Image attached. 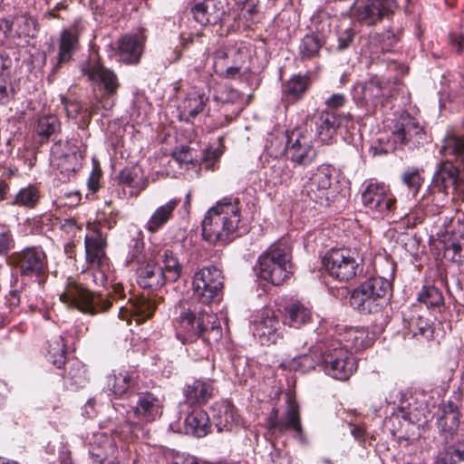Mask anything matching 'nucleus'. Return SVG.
Segmentation results:
<instances>
[{
  "instance_id": "nucleus-1",
  "label": "nucleus",
  "mask_w": 464,
  "mask_h": 464,
  "mask_svg": "<svg viewBox=\"0 0 464 464\" xmlns=\"http://www.w3.org/2000/svg\"><path fill=\"white\" fill-rule=\"evenodd\" d=\"M457 174L451 161L441 162L433 176L428 192L422 196L416 208L403 217L402 223L407 227L413 228L423 223L427 217L439 214L448 201L450 188L463 186L464 189V182L459 180L464 179V169L459 176Z\"/></svg>"
},
{
  "instance_id": "nucleus-2",
  "label": "nucleus",
  "mask_w": 464,
  "mask_h": 464,
  "mask_svg": "<svg viewBox=\"0 0 464 464\" xmlns=\"http://www.w3.org/2000/svg\"><path fill=\"white\" fill-rule=\"evenodd\" d=\"M203 239L213 245L225 246L247 231L241 219L238 198L226 197L206 213L202 221Z\"/></svg>"
},
{
  "instance_id": "nucleus-3",
  "label": "nucleus",
  "mask_w": 464,
  "mask_h": 464,
  "mask_svg": "<svg viewBox=\"0 0 464 464\" xmlns=\"http://www.w3.org/2000/svg\"><path fill=\"white\" fill-rule=\"evenodd\" d=\"M12 269L11 286L15 287L20 278L23 285L34 282L44 288L49 276L48 256L42 245H30L12 252L6 257Z\"/></svg>"
},
{
  "instance_id": "nucleus-4",
  "label": "nucleus",
  "mask_w": 464,
  "mask_h": 464,
  "mask_svg": "<svg viewBox=\"0 0 464 464\" xmlns=\"http://www.w3.org/2000/svg\"><path fill=\"white\" fill-rule=\"evenodd\" d=\"M392 294V284L371 276L352 291L350 304L354 310L362 314H377L382 313L388 306Z\"/></svg>"
},
{
  "instance_id": "nucleus-5",
  "label": "nucleus",
  "mask_w": 464,
  "mask_h": 464,
  "mask_svg": "<svg viewBox=\"0 0 464 464\" xmlns=\"http://www.w3.org/2000/svg\"><path fill=\"white\" fill-rule=\"evenodd\" d=\"M59 299L68 308L76 309L88 315L106 313L113 304V297L111 294L103 295L91 291L83 284L71 277L67 279Z\"/></svg>"
},
{
  "instance_id": "nucleus-6",
  "label": "nucleus",
  "mask_w": 464,
  "mask_h": 464,
  "mask_svg": "<svg viewBox=\"0 0 464 464\" xmlns=\"http://www.w3.org/2000/svg\"><path fill=\"white\" fill-rule=\"evenodd\" d=\"M291 250L283 243L271 245L257 259V276L273 285H282L293 275Z\"/></svg>"
},
{
  "instance_id": "nucleus-7",
  "label": "nucleus",
  "mask_w": 464,
  "mask_h": 464,
  "mask_svg": "<svg viewBox=\"0 0 464 464\" xmlns=\"http://www.w3.org/2000/svg\"><path fill=\"white\" fill-rule=\"evenodd\" d=\"M176 337L183 345L197 343L203 326L204 308L194 299L179 300L171 311Z\"/></svg>"
},
{
  "instance_id": "nucleus-8",
  "label": "nucleus",
  "mask_w": 464,
  "mask_h": 464,
  "mask_svg": "<svg viewBox=\"0 0 464 464\" xmlns=\"http://www.w3.org/2000/svg\"><path fill=\"white\" fill-rule=\"evenodd\" d=\"M362 257L356 249L333 247L323 257L322 264L332 278L348 282L362 272Z\"/></svg>"
},
{
  "instance_id": "nucleus-9",
  "label": "nucleus",
  "mask_w": 464,
  "mask_h": 464,
  "mask_svg": "<svg viewBox=\"0 0 464 464\" xmlns=\"http://www.w3.org/2000/svg\"><path fill=\"white\" fill-rule=\"evenodd\" d=\"M286 410L282 418H279V410L274 407L265 420L264 426L272 436L293 432L294 439L301 444H308V438L302 424L300 406L295 397L287 395Z\"/></svg>"
},
{
  "instance_id": "nucleus-10",
  "label": "nucleus",
  "mask_w": 464,
  "mask_h": 464,
  "mask_svg": "<svg viewBox=\"0 0 464 464\" xmlns=\"http://www.w3.org/2000/svg\"><path fill=\"white\" fill-rule=\"evenodd\" d=\"M91 233L84 237L86 263L96 271L94 282L98 285H105L111 273V260L107 256V235L96 226L91 227Z\"/></svg>"
},
{
  "instance_id": "nucleus-11",
  "label": "nucleus",
  "mask_w": 464,
  "mask_h": 464,
  "mask_svg": "<svg viewBox=\"0 0 464 464\" xmlns=\"http://www.w3.org/2000/svg\"><path fill=\"white\" fill-rule=\"evenodd\" d=\"M193 298L201 304L220 300L224 286L222 271L215 266H203L193 276Z\"/></svg>"
},
{
  "instance_id": "nucleus-12",
  "label": "nucleus",
  "mask_w": 464,
  "mask_h": 464,
  "mask_svg": "<svg viewBox=\"0 0 464 464\" xmlns=\"http://www.w3.org/2000/svg\"><path fill=\"white\" fill-rule=\"evenodd\" d=\"M334 169L329 165H322L313 173L304 186L302 194L320 207H330L336 196L332 188Z\"/></svg>"
},
{
  "instance_id": "nucleus-13",
  "label": "nucleus",
  "mask_w": 464,
  "mask_h": 464,
  "mask_svg": "<svg viewBox=\"0 0 464 464\" xmlns=\"http://www.w3.org/2000/svg\"><path fill=\"white\" fill-rule=\"evenodd\" d=\"M313 139L312 131L302 127L286 131V144L284 150L285 159L295 166L304 167L311 164L316 157Z\"/></svg>"
},
{
  "instance_id": "nucleus-14",
  "label": "nucleus",
  "mask_w": 464,
  "mask_h": 464,
  "mask_svg": "<svg viewBox=\"0 0 464 464\" xmlns=\"http://www.w3.org/2000/svg\"><path fill=\"white\" fill-rule=\"evenodd\" d=\"M400 5L397 0H365L355 10L356 21L362 25L375 26L392 20Z\"/></svg>"
},
{
  "instance_id": "nucleus-15",
  "label": "nucleus",
  "mask_w": 464,
  "mask_h": 464,
  "mask_svg": "<svg viewBox=\"0 0 464 464\" xmlns=\"http://www.w3.org/2000/svg\"><path fill=\"white\" fill-rule=\"evenodd\" d=\"M132 409L138 420H128L126 427L135 437H138V431L143 430V423L154 421L162 414L160 401L151 392L138 393L136 405Z\"/></svg>"
},
{
  "instance_id": "nucleus-16",
  "label": "nucleus",
  "mask_w": 464,
  "mask_h": 464,
  "mask_svg": "<svg viewBox=\"0 0 464 464\" xmlns=\"http://www.w3.org/2000/svg\"><path fill=\"white\" fill-rule=\"evenodd\" d=\"M312 122L315 126V135L323 143L330 142L339 129H348L353 124L350 113H336L327 110L314 114Z\"/></svg>"
},
{
  "instance_id": "nucleus-17",
  "label": "nucleus",
  "mask_w": 464,
  "mask_h": 464,
  "mask_svg": "<svg viewBox=\"0 0 464 464\" xmlns=\"http://www.w3.org/2000/svg\"><path fill=\"white\" fill-rule=\"evenodd\" d=\"M439 411L440 413L437 418L436 425L444 442L450 444V446L464 442V440H459L460 412L458 404L450 400L442 402Z\"/></svg>"
},
{
  "instance_id": "nucleus-18",
  "label": "nucleus",
  "mask_w": 464,
  "mask_h": 464,
  "mask_svg": "<svg viewBox=\"0 0 464 464\" xmlns=\"http://www.w3.org/2000/svg\"><path fill=\"white\" fill-rule=\"evenodd\" d=\"M361 198L366 208L381 215L389 214L396 208V198L383 183H369Z\"/></svg>"
},
{
  "instance_id": "nucleus-19",
  "label": "nucleus",
  "mask_w": 464,
  "mask_h": 464,
  "mask_svg": "<svg viewBox=\"0 0 464 464\" xmlns=\"http://www.w3.org/2000/svg\"><path fill=\"white\" fill-rule=\"evenodd\" d=\"M82 30L77 22L63 29L58 39V53L49 77L54 76L65 65L73 60V55L81 49Z\"/></svg>"
},
{
  "instance_id": "nucleus-20",
  "label": "nucleus",
  "mask_w": 464,
  "mask_h": 464,
  "mask_svg": "<svg viewBox=\"0 0 464 464\" xmlns=\"http://www.w3.org/2000/svg\"><path fill=\"white\" fill-rule=\"evenodd\" d=\"M405 332V338L411 335L419 342L433 339L434 329L429 320L422 315V307L420 304H411L401 312Z\"/></svg>"
},
{
  "instance_id": "nucleus-21",
  "label": "nucleus",
  "mask_w": 464,
  "mask_h": 464,
  "mask_svg": "<svg viewBox=\"0 0 464 464\" xmlns=\"http://www.w3.org/2000/svg\"><path fill=\"white\" fill-rule=\"evenodd\" d=\"M147 41L146 30L140 28L137 32L122 36L118 41V53L121 61L129 65L140 62Z\"/></svg>"
},
{
  "instance_id": "nucleus-22",
  "label": "nucleus",
  "mask_w": 464,
  "mask_h": 464,
  "mask_svg": "<svg viewBox=\"0 0 464 464\" xmlns=\"http://www.w3.org/2000/svg\"><path fill=\"white\" fill-rule=\"evenodd\" d=\"M313 85L310 72L295 73L282 83V102L285 107L295 105L305 98Z\"/></svg>"
},
{
  "instance_id": "nucleus-23",
  "label": "nucleus",
  "mask_w": 464,
  "mask_h": 464,
  "mask_svg": "<svg viewBox=\"0 0 464 464\" xmlns=\"http://www.w3.org/2000/svg\"><path fill=\"white\" fill-rule=\"evenodd\" d=\"M82 73L91 82L101 83L103 89L102 98L114 96L121 86L116 73L99 61L88 63L82 69Z\"/></svg>"
},
{
  "instance_id": "nucleus-24",
  "label": "nucleus",
  "mask_w": 464,
  "mask_h": 464,
  "mask_svg": "<svg viewBox=\"0 0 464 464\" xmlns=\"http://www.w3.org/2000/svg\"><path fill=\"white\" fill-rule=\"evenodd\" d=\"M206 39L207 35L202 27L181 32L177 58L187 57L191 60L197 59L199 54H204L207 50Z\"/></svg>"
},
{
  "instance_id": "nucleus-25",
  "label": "nucleus",
  "mask_w": 464,
  "mask_h": 464,
  "mask_svg": "<svg viewBox=\"0 0 464 464\" xmlns=\"http://www.w3.org/2000/svg\"><path fill=\"white\" fill-rule=\"evenodd\" d=\"M191 13L195 22L201 26L219 24L225 14L219 0H195Z\"/></svg>"
},
{
  "instance_id": "nucleus-26",
  "label": "nucleus",
  "mask_w": 464,
  "mask_h": 464,
  "mask_svg": "<svg viewBox=\"0 0 464 464\" xmlns=\"http://www.w3.org/2000/svg\"><path fill=\"white\" fill-rule=\"evenodd\" d=\"M129 307H121L119 312L121 319H126L130 316V323L135 321L136 325H140L146 320L151 318L157 309L156 302L146 297H138L130 299Z\"/></svg>"
},
{
  "instance_id": "nucleus-27",
  "label": "nucleus",
  "mask_w": 464,
  "mask_h": 464,
  "mask_svg": "<svg viewBox=\"0 0 464 464\" xmlns=\"http://www.w3.org/2000/svg\"><path fill=\"white\" fill-rule=\"evenodd\" d=\"M214 387L208 381L200 379L187 382L183 388L184 402L189 406L199 407L213 397Z\"/></svg>"
},
{
  "instance_id": "nucleus-28",
  "label": "nucleus",
  "mask_w": 464,
  "mask_h": 464,
  "mask_svg": "<svg viewBox=\"0 0 464 464\" xmlns=\"http://www.w3.org/2000/svg\"><path fill=\"white\" fill-rule=\"evenodd\" d=\"M60 132V120L53 114H48L37 119L33 130V139L35 143L42 146L54 140Z\"/></svg>"
},
{
  "instance_id": "nucleus-29",
  "label": "nucleus",
  "mask_w": 464,
  "mask_h": 464,
  "mask_svg": "<svg viewBox=\"0 0 464 464\" xmlns=\"http://www.w3.org/2000/svg\"><path fill=\"white\" fill-rule=\"evenodd\" d=\"M138 284L139 285L150 291H157L169 283L166 275L162 273L161 268L156 262H148L137 268Z\"/></svg>"
},
{
  "instance_id": "nucleus-30",
  "label": "nucleus",
  "mask_w": 464,
  "mask_h": 464,
  "mask_svg": "<svg viewBox=\"0 0 464 464\" xmlns=\"http://www.w3.org/2000/svg\"><path fill=\"white\" fill-rule=\"evenodd\" d=\"M238 14L234 17L233 28L237 31L252 29L259 14V0H235Z\"/></svg>"
},
{
  "instance_id": "nucleus-31",
  "label": "nucleus",
  "mask_w": 464,
  "mask_h": 464,
  "mask_svg": "<svg viewBox=\"0 0 464 464\" xmlns=\"http://www.w3.org/2000/svg\"><path fill=\"white\" fill-rule=\"evenodd\" d=\"M232 45H220L213 52V70L216 74L225 79H236L238 75L240 59H236L234 66H228Z\"/></svg>"
},
{
  "instance_id": "nucleus-32",
  "label": "nucleus",
  "mask_w": 464,
  "mask_h": 464,
  "mask_svg": "<svg viewBox=\"0 0 464 464\" xmlns=\"http://www.w3.org/2000/svg\"><path fill=\"white\" fill-rule=\"evenodd\" d=\"M156 264L161 268L162 273L169 283L177 282L182 274L183 266L178 255L169 248H164L155 256Z\"/></svg>"
},
{
  "instance_id": "nucleus-33",
  "label": "nucleus",
  "mask_w": 464,
  "mask_h": 464,
  "mask_svg": "<svg viewBox=\"0 0 464 464\" xmlns=\"http://www.w3.org/2000/svg\"><path fill=\"white\" fill-rule=\"evenodd\" d=\"M117 179L119 184L130 188V195L134 196H138L149 185L148 179L138 166L125 167L119 172Z\"/></svg>"
},
{
  "instance_id": "nucleus-34",
  "label": "nucleus",
  "mask_w": 464,
  "mask_h": 464,
  "mask_svg": "<svg viewBox=\"0 0 464 464\" xmlns=\"http://www.w3.org/2000/svg\"><path fill=\"white\" fill-rule=\"evenodd\" d=\"M211 425L208 413L200 408L193 410L185 419L187 434L203 438L210 432Z\"/></svg>"
},
{
  "instance_id": "nucleus-35",
  "label": "nucleus",
  "mask_w": 464,
  "mask_h": 464,
  "mask_svg": "<svg viewBox=\"0 0 464 464\" xmlns=\"http://www.w3.org/2000/svg\"><path fill=\"white\" fill-rule=\"evenodd\" d=\"M324 362L325 364L324 371L327 374L340 381L348 380L356 370L354 358L347 354L331 361L324 359Z\"/></svg>"
},
{
  "instance_id": "nucleus-36",
  "label": "nucleus",
  "mask_w": 464,
  "mask_h": 464,
  "mask_svg": "<svg viewBox=\"0 0 464 464\" xmlns=\"http://www.w3.org/2000/svg\"><path fill=\"white\" fill-rule=\"evenodd\" d=\"M179 203V198H172L159 207L146 223L145 228L152 234L158 232L172 218L173 212Z\"/></svg>"
},
{
  "instance_id": "nucleus-37",
  "label": "nucleus",
  "mask_w": 464,
  "mask_h": 464,
  "mask_svg": "<svg viewBox=\"0 0 464 464\" xmlns=\"http://www.w3.org/2000/svg\"><path fill=\"white\" fill-rule=\"evenodd\" d=\"M326 41L324 36L312 33L305 34L298 46V54L302 62L311 61L320 57L321 49Z\"/></svg>"
},
{
  "instance_id": "nucleus-38",
  "label": "nucleus",
  "mask_w": 464,
  "mask_h": 464,
  "mask_svg": "<svg viewBox=\"0 0 464 464\" xmlns=\"http://www.w3.org/2000/svg\"><path fill=\"white\" fill-rule=\"evenodd\" d=\"M213 419L218 431L230 430L237 422V409L231 401H226L213 407Z\"/></svg>"
},
{
  "instance_id": "nucleus-39",
  "label": "nucleus",
  "mask_w": 464,
  "mask_h": 464,
  "mask_svg": "<svg viewBox=\"0 0 464 464\" xmlns=\"http://www.w3.org/2000/svg\"><path fill=\"white\" fill-rule=\"evenodd\" d=\"M41 199V191L34 184H29L18 190V192L7 201V205L20 207L28 209L36 208Z\"/></svg>"
},
{
  "instance_id": "nucleus-40",
  "label": "nucleus",
  "mask_w": 464,
  "mask_h": 464,
  "mask_svg": "<svg viewBox=\"0 0 464 464\" xmlns=\"http://www.w3.org/2000/svg\"><path fill=\"white\" fill-rule=\"evenodd\" d=\"M311 319V310L300 302L291 303L285 308L284 323L291 327L299 328Z\"/></svg>"
},
{
  "instance_id": "nucleus-41",
  "label": "nucleus",
  "mask_w": 464,
  "mask_h": 464,
  "mask_svg": "<svg viewBox=\"0 0 464 464\" xmlns=\"http://www.w3.org/2000/svg\"><path fill=\"white\" fill-rule=\"evenodd\" d=\"M422 133V128L414 118L407 116L395 124V130L392 131L394 140L401 144H407L414 137Z\"/></svg>"
},
{
  "instance_id": "nucleus-42",
  "label": "nucleus",
  "mask_w": 464,
  "mask_h": 464,
  "mask_svg": "<svg viewBox=\"0 0 464 464\" xmlns=\"http://www.w3.org/2000/svg\"><path fill=\"white\" fill-rule=\"evenodd\" d=\"M417 301V304H424L430 311H440L445 304L442 292L434 285H424L418 293Z\"/></svg>"
},
{
  "instance_id": "nucleus-43",
  "label": "nucleus",
  "mask_w": 464,
  "mask_h": 464,
  "mask_svg": "<svg viewBox=\"0 0 464 464\" xmlns=\"http://www.w3.org/2000/svg\"><path fill=\"white\" fill-rule=\"evenodd\" d=\"M143 239L144 236L140 230L136 231L135 235L130 238L126 257L128 266H138L139 267L146 263Z\"/></svg>"
},
{
  "instance_id": "nucleus-44",
  "label": "nucleus",
  "mask_w": 464,
  "mask_h": 464,
  "mask_svg": "<svg viewBox=\"0 0 464 464\" xmlns=\"http://www.w3.org/2000/svg\"><path fill=\"white\" fill-rule=\"evenodd\" d=\"M208 98L204 93L191 92L182 102L181 115L188 121L201 113Z\"/></svg>"
},
{
  "instance_id": "nucleus-45",
  "label": "nucleus",
  "mask_w": 464,
  "mask_h": 464,
  "mask_svg": "<svg viewBox=\"0 0 464 464\" xmlns=\"http://www.w3.org/2000/svg\"><path fill=\"white\" fill-rule=\"evenodd\" d=\"M109 448L118 449L116 443L112 439L101 434L100 438L91 444L90 456L92 460V464H104V461L111 455L109 453Z\"/></svg>"
},
{
  "instance_id": "nucleus-46",
  "label": "nucleus",
  "mask_w": 464,
  "mask_h": 464,
  "mask_svg": "<svg viewBox=\"0 0 464 464\" xmlns=\"http://www.w3.org/2000/svg\"><path fill=\"white\" fill-rule=\"evenodd\" d=\"M134 378L127 371H121L109 377L108 385L111 391L118 396H122L134 385Z\"/></svg>"
},
{
  "instance_id": "nucleus-47",
  "label": "nucleus",
  "mask_w": 464,
  "mask_h": 464,
  "mask_svg": "<svg viewBox=\"0 0 464 464\" xmlns=\"http://www.w3.org/2000/svg\"><path fill=\"white\" fill-rule=\"evenodd\" d=\"M68 368L64 369V378L68 383L73 388L78 389L85 384V370L81 362L72 359L68 361Z\"/></svg>"
},
{
  "instance_id": "nucleus-48",
  "label": "nucleus",
  "mask_w": 464,
  "mask_h": 464,
  "mask_svg": "<svg viewBox=\"0 0 464 464\" xmlns=\"http://www.w3.org/2000/svg\"><path fill=\"white\" fill-rule=\"evenodd\" d=\"M374 266L375 272L377 273V276H373L374 278H382L392 284L396 274L397 264L391 256L386 255L381 257L375 262Z\"/></svg>"
},
{
  "instance_id": "nucleus-49",
  "label": "nucleus",
  "mask_w": 464,
  "mask_h": 464,
  "mask_svg": "<svg viewBox=\"0 0 464 464\" xmlns=\"http://www.w3.org/2000/svg\"><path fill=\"white\" fill-rule=\"evenodd\" d=\"M445 255L453 262H461L464 258V233H455L445 242Z\"/></svg>"
},
{
  "instance_id": "nucleus-50",
  "label": "nucleus",
  "mask_w": 464,
  "mask_h": 464,
  "mask_svg": "<svg viewBox=\"0 0 464 464\" xmlns=\"http://www.w3.org/2000/svg\"><path fill=\"white\" fill-rule=\"evenodd\" d=\"M362 98L366 102L375 103L382 96V82L378 74L372 76L362 87Z\"/></svg>"
},
{
  "instance_id": "nucleus-51",
  "label": "nucleus",
  "mask_w": 464,
  "mask_h": 464,
  "mask_svg": "<svg viewBox=\"0 0 464 464\" xmlns=\"http://www.w3.org/2000/svg\"><path fill=\"white\" fill-rule=\"evenodd\" d=\"M401 35L402 30L399 28L394 30L390 26L384 32L378 34L376 35V40L380 44L382 52L389 53L392 52L401 41Z\"/></svg>"
},
{
  "instance_id": "nucleus-52",
  "label": "nucleus",
  "mask_w": 464,
  "mask_h": 464,
  "mask_svg": "<svg viewBox=\"0 0 464 464\" xmlns=\"http://www.w3.org/2000/svg\"><path fill=\"white\" fill-rule=\"evenodd\" d=\"M401 180L412 196L416 197L422 186L424 179L418 169H410L402 173Z\"/></svg>"
},
{
  "instance_id": "nucleus-53",
  "label": "nucleus",
  "mask_w": 464,
  "mask_h": 464,
  "mask_svg": "<svg viewBox=\"0 0 464 464\" xmlns=\"http://www.w3.org/2000/svg\"><path fill=\"white\" fill-rule=\"evenodd\" d=\"M222 328L220 325H212L210 328L201 327L198 340L201 341L203 345L209 347H216L219 345L222 341Z\"/></svg>"
},
{
  "instance_id": "nucleus-54",
  "label": "nucleus",
  "mask_w": 464,
  "mask_h": 464,
  "mask_svg": "<svg viewBox=\"0 0 464 464\" xmlns=\"http://www.w3.org/2000/svg\"><path fill=\"white\" fill-rule=\"evenodd\" d=\"M14 19L12 17H4L0 19V46L6 44V43L16 37L20 38L22 33H19L13 28ZM24 34L28 33L23 32Z\"/></svg>"
},
{
  "instance_id": "nucleus-55",
  "label": "nucleus",
  "mask_w": 464,
  "mask_h": 464,
  "mask_svg": "<svg viewBox=\"0 0 464 464\" xmlns=\"http://www.w3.org/2000/svg\"><path fill=\"white\" fill-rule=\"evenodd\" d=\"M441 460L443 464H464V442L449 446Z\"/></svg>"
},
{
  "instance_id": "nucleus-56",
  "label": "nucleus",
  "mask_w": 464,
  "mask_h": 464,
  "mask_svg": "<svg viewBox=\"0 0 464 464\" xmlns=\"http://www.w3.org/2000/svg\"><path fill=\"white\" fill-rule=\"evenodd\" d=\"M275 184H286L293 177V170L285 162H276L271 168Z\"/></svg>"
},
{
  "instance_id": "nucleus-57",
  "label": "nucleus",
  "mask_w": 464,
  "mask_h": 464,
  "mask_svg": "<svg viewBox=\"0 0 464 464\" xmlns=\"http://www.w3.org/2000/svg\"><path fill=\"white\" fill-rule=\"evenodd\" d=\"M67 351L68 350H47L45 358L56 368L65 369L68 365V361H72V359H68L67 357Z\"/></svg>"
},
{
  "instance_id": "nucleus-58",
  "label": "nucleus",
  "mask_w": 464,
  "mask_h": 464,
  "mask_svg": "<svg viewBox=\"0 0 464 464\" xmlns=\"http://www.w3.org/2000/svg\"><path fill=\"white\" fill-rule=\"evenodd\" d=\"M15 240L12 231L7 227H3L0 231V256H9L11 249L14 247Z\"/></svg>"
},
{
  "instance_id": "nucleus-59",
  "label": "nucleus",
  "mask_w": 464,
  "mask_h": 464,
  "mask_svg": "<svg viewBox=\"0 0 464 464\" xmlns=\"http://www.w3.org/2000/svg\"><path fill=\"white\" fill-rule=\"evenodd\" d=\"M363 333H360L353 330L346 332V343L341 344L339 348H368L371 343H367L363 344Z\"/></svg>"
},
{
  "instance_id": "nucleus-60",
  "label": "nucleus",
  "mask_w": 464,
  "mask_h": 464,
  "mask_svg": "<svg viewBox=\"0 0 464 464\" xmlns=\"http://www.w3.org/2000/svg\"><path fill=\"white\" fill-rule=\"evenodd\" d=\"M27 285H23L21 281V285L17 288L12 289L5 297V304L9 309V312H13L14 309L18 308L21 303V293Z\"/></svg>"
},
{
  "instance_id": "nucleus-61",
  "label": "nucleus",
  "mask_w": 464,
  "mask_h": 464,
  "mask_svg": "<svg viewBox=\"0 0 464 464\" xmlns=\"http://www.w3.org/2000/svg\"><path fill=\"white\" fill-rule=\"evenodd\" d=\"M61 102L69 118L76 119L84 110V105L81 102L72 101L66 97H62Z\"/></svg>"
},
{
  "instance_id": "nucleus-62",
  "label": "nucleus",
  "mask_w": 464,
  "mask_h": 464,
  "mask_svg": "<svg viewBox=\"0 0 464 464\" xmlns=\"http://www.w3.org/2000/svg\"><path fill=\"white\" fill-rule=\"evenodd\" d=\"M347 102L348 100L345 94L334 93L325 100V110L334 112V111L343 108L347 103Z\"/></svg>"
},
{
  "instance_id": "nucleus-63",
  "label": "nucleus",
  "mask_w": 464,
  "mask_h": 464,
  "mask_svg": "<svg viewBox=\"0 0 464 464\" xmlns=\"http://www.w3.org/2000/svg\"><path fill=\"white\" fill-rule=\"evenodd\" d=\"M355 32L353 28H347L338 33L337 51L343 52L346 50L353 41Z\"/></svg>"
},
{
  "instance_id": "nucleus-64",
  "label": "nucleus",
  "mask_w": 464,
  "mask_h": 464,
  "mask_svg": "<svg viewBox=\"0 0 464 464\" xmlns=\"http://www.w3.org/2000/svg\"><path fill=\"white\" fill-rule=\"evenodd\" d=\"M15 95V91L13 87L8 90L7 81L4 74L0 73V104L6 105L9 103L11 99Z\"/></svg>"
}]
</instances>
